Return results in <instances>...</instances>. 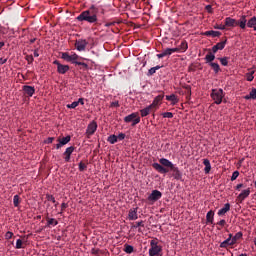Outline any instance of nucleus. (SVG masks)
Segmentation results:
<instances>
[{"label": "nucleus", "instance_id": "obj_1", "mask_svg": "<svg viewBox=\"0 0 256 256\" xmlns=\"http://www.w3.org/2000/svg\"><path fill=\"white\" fill-rule=\"evenodd\" d=\"M99 15H105V8L91 5L89 9L82 11L76 17V21H79V23H89V25H94L95 27H101L103 20L99 19Z\"/></svg>", "mask_w": 256, "mask_h": 256}, {"label": "nucleus", "instance_id": "obj_2", "mask_svg": "<svg viewBox=\"0 0 256 256\" xmlns=\"http://www.w3.org/2000/svg\"><path fill=\"white\" fill-rule=\"evenodd\" d=\"M159 163L155 162L152 164V167L155 169V171L161 173V175H165L171 171L173 179L176 181H183V173L181 170H179V167L173 164V162H171L169 159L161 158L159 159Z\"/></svg>", "mask_w": 256, "mask_h": 256}, {"label": "nucleus", "instance_id": "obj_3", "mask_svg": "<svg viewBox=\"0 0 256 256\" xmlns=\"http://www.w3.org/2000/svg\"><path fill=\"white\" fill-rule=\"evenodd\" d=\"M64 61H67V63H73L74 65H81L85 69H87L88 65L85 62H80L81 57L77 55L76 53L70 55L68 52L62 53L61 56Z\"/></svg>", "mask_w": 256, "mask_h": 256}, {"label": "nucleus", "instance_id": "obj_4", "mask_svg": "<svg viewBox=\"0 0 256 256\" xmlns=\"http://www.w3.org/2000/svg\"><path fill=\"white\" fill-rule=\"evenodd\" d=\"M210 97L216 105H221L224 101L223 99H225V91L221 88L212 89Z\"/></svg>", "mask_w": 256, "mask_h": 256}, {"label": "nucleus", "instance_id": "obj_5", "mask_svg": "<svg viewBox=\"0 0 256 256\" xmlns=\"http://www.w3.org/2000/svg\"><path fill=\"white\" fill-rule=\"evenodd\" d=\"M149 256H163V246L155 239L150 241Z\"/></svg>", "mask_w": 256, "mask_h": 256}, {"label": "nucleus", "instance_id": "obj_6", "mask_svg": "<svg viewBox=\"0 0 256 256\" xmlns=\"http://www.w3.org/2000/svg\"><path fill=\"white\" fill-rule=\"evenodd\" d=\"M124 122L132 123V127H135V125H138V123H141V117H139L138 113H132L124 117Z\"/></svg>", "mask_w": 256, "mask_h": 256}, {"label": "nucleus", "instance_id": "obj_7", "mask_svg": "<svg viewBox=\"0 0 256 256\" xmlns=\"http://www.w3.org/2000/svg\"><path fill=\"white\" fill-rule=\"evenodd\" d=\"M162 197L163 193H161V191L153 190L147 199L150 203H156V201H159Z\"/></svg>", "mask_w": 256, "mask_h": 256}, {"label": "nucleus", "instance_id": "obj_8", "mask_svg": "<svg viewBox=\"0 0 256 256\" xmlns=\"http://www.w3.org/2000/svg\"><path fill=\"white\" fill-rule=\"evenodd\" d=\"M95 131H97V122L92 121L86 129L87 139H91V136L95 135Z\"/></svg>", "mask_w": 256, "mask_h": 256}, {"label": "nucleus", "instance_id": "obj_9", "mask_svg": "<svg viewBox=\"0 0 256 256\" xmlns=\"http://www.w3.org/2000/svg\"><path fill=\"white\" fill-rule=\"evenodd\" d=\"M251 195V188H247L245 190H242V192L237 196L236 202L237 203H243L247 197Z\"/></svg>", "mask_w": 256, "mask_h": 256}, {"label": "nucleus", "instance_id": "obj_10", "mask_svg": "<svg viewBox=\"0 0 256 256\" xmlns=\"http://www.w3.org/2000/svg\"><path fill=\"white\" fill-rule=\"evenodd\" d=\"M54 65H57V72L60 73V75H65V73L69 71V65L60 64L59 60H55Z\"/></svg>", "mask_w": 256, "mask_h": 256}, {"label": "nucleus", "instance_id": "obj_11", "mask_svg": "<svg viewBox=\"0 0 256 256\" xmlns=\"http://www.w3.org/2000/svg\"><path fill=\"white\" fill-rule=\"evenodd\" d=\"M22 91H23L25 97H33V95H35V87H33V86L24 85L22 87Z\"/></svg>", "mask_w": 256, "mask_h": 256}, {"label": "nucleus", "instance_id": "obj_12", "mask_svg": "<svg viewBox=\"0 0 256 256\" xmlns=\"http://www.w3.org/2000/svg\"><path fill=\"white\" fill-rule=\"evenodd\" d=\"M87 45H89L87 40L79 39V40H76L75 42V47L77 51H85V49L87 48Z\"/></svg>", "mask_w": 256, "mask_h": 256}, {"label": "nucleus", "instance_id": "obj_13", "mask_svg": "<svg viewBox=\"0 0 256 256\" xmlns=\"http://www.w3.org/2000/svg\"><path fill=\"white\" fill-rule=\"evenodd\" d=\"M73 151H75L74 146H70L66 148L65 152L63 153L64 161L69 163L71 161V155H73Z\"/></svg>", "mask_w": 256, "mask_h": 256}, {"label": "nucleus", "instance_id": "obj_14", "mask_svg": "<svg viewBox=\"0 0 256 256\" xmlns=\"http://www.w3.org/2000/svg\"><path fill=\"white\" fill-rule=\"evenodd\" d=\"M137 211H139V207L131 208L128 212V219L130 221H137L139 219V215L137 214Z\"/></svg>", "mask_w": 256, "mask_h": 256}, {"label": "nucleus", "instance_id": "obj_15", "mask_svg": "<svg viewBox=\"0 0 256 256\" xmlns=\"http://www.w3.org/2000/svg\"><path fill=\"white\" fill-rule=\"evenodd\" d=\"M57 141H58V144H56V149H61V147H63L64 145H67V143L71 141V136L68 135L63 138H58Z\"/></svg>", "mask_w": 256, "mask_h": 256}, {"label": "nucleus", "instance_id": "obj_16", "mask_svg": "<svg viewBox=\"0 0 256 256\" xmlns=\"http://www.w3.org/2000/svg\"><path fill=\"white\" fill-rule=\"evenodd\" d=\"M165 97V94H160L158 96H156L152 102V104H150L151 107H153L154 109H157V107L159 106V104L161 103V101H163V98Z\"/></svg>", "mask_w": 256, "mask_h": 256}, {"label": "nucleus", "instance_id": "obj_17", "mask_svg": "<svg viewBox=\"0 0 256 256\" xmlns=\"http://www.w3.org/2000/svg\"><path fill=\"white\" fill-rule=\"evenodd\" d=\"M225 27H237V20L231 17L225 18Z\"/></svg>", "mask_w": 256, "mask_h": 256}, {"label": "nucleus", "instance_id": "obj_18", "mask_svg": "<svg viewBox=\"0 0 256 256\" xmlns=\"http://www.w3.org/2000/svg\"><path fill=\"white\" fill-rule=\"evenodd\" d=\"M174 49H177L178 53L179 52L180 53H185V51H187V49H189V44H187V42L185 40H183L181 42V44L178 47L174 48Z\"/></svg>", "mask_w": 256, "mask_h": 256}, {"label": "nucleus", "instance_id": "obj_19", "mask_svg": "<svg viewBox=\"0 0 256 256\" xmlns=\"http://www.w3.org/2000/svg\"><path fill=\"white\" fill-rule=\"evenodd\" d=\"M173 53H179V50L174 49V48H167L162 51V54L164 57H169V56L173 55Z\"/></svg>", "mask_w": 256, "mask_h": 256}, {"label": "nucleus", "instance_id": "obj_20", "mask_svg": "<svg viewBox=\"0 0 256 256\" xmlns=\"http://www.w3.org/2000/svg\"><path fill=\"white\" fill-rule=\"evenodd\" d=\"M214 217L215 212H213V210L208 211L206 214V223H210V225H213Z\"/></svg>", "mask_w": 256, "mask_h": 256}, {"label": "nucleus", "instance_id": "obj_21", "mask_svg": "<svg viewBox=\"0 0 256 256\" xmlns=\"http://www.w3.org/2000/svg\"><path fill=\"white\" fill-rule=\"evenodd\" d=\"M203 165L205 166L204 173L206 175H209V173H211V162L209 161V159H204Z\"/></svg>", "mask_w": 256, "mask_h": 256}, {"label": "nucleus", "instance_id": "obj_22", "mask_svg": "<svg viewBox=\"0 0 256 256\" xmlns=\"http://www.w3.org/2000/svg\"><path fill=\"white\" fill-rule=\"evenodd\" d=\"M166 101H171V105H177L179 98L175 94H171L166 96Z\"/></svg>", "mask_w": 256, "mask_h": 256}, {"label": "nucleus", "instance_id": "obj_23", "mask_svg": "<svg viewBox=\"0 0 256 256\" xmlns=\"http://www.w3.org/2000/svg\"><path fill=\"white\" fill-rule=\"evenodd\" d=\"M231 211V204L226 203L222 209L218 211V215L221 217L222 215H225V213Z\"/></svg>", "mask_w": 256, "mask_h": 256}, {"label": "nucleus", "instance_id": "obj_24", "mask_svg": "<svg viewBox=\"0 0 256 256\" xmlns=\"http://www.w3.org/2000/svg\"><path fill=\"white\" fill-rule=\"evenodd\" d=\"M231 245H235L233 243V240H231V238H227L226 240H224L222 243H220V247L221 249H227L229 246Z\"/></svg>", "mask_w": 256, "mask_h": 256}, {"label": "nucleus", "instance_id": "obj_25", "mask_svg": "<svg viewBox=\"0 0 256 256\" xmlns=\"http://www.w3.org/2000/svg\"><path fill=\"white\" fill-rule=\"evenodd\" d=\"M206 63L211 64L213 61H215V54L209 50V53L205 56Z\"/></svg>", "mask_w": 256, "mask_h": 256}, {"label": "nucleus", "instance_id": "obj_26", "mask_svg": "<svg viewBox=\"0 0 256 256\" xmlns=\"http://www.w3.org/2000/svg\"><path fill=\"white\" fill-rule=\"evenodd\" d=\"M255 70H253V68L248 69V72L245 74L246 80L251 82L255 79Z\"/></svg>", "mask_w": 256, "mask_h": 256}, {"label": "nucleus", "instance_id": "obj_27", "mask_svg": "<svg viewBox=\"0 0 256 256\" xmlns=\"http://www.w3.org/2000/svg\"><path fill=\"white\" fill-rule=\"evenodd\" d=\"M203 35H205L206 37H220L221 32L210 30V31L204 32Z\"/></svg>", "mask_w": 256, "mask_h": 256}, {"label": "nucleus", "instance_id": "obj_28", "mask_svg": "<svg viewBox=\"0 0 256 256\" xmlns=\"http://www.w3.org/2000/svg\"><path fill=\"white\" fill-rule=\"evenodd\" d=\"M153 109L154 108L151 105H149L146 108L140 110L141 117H147V115H149V113H151Z\"/></svg>", "mask_w": 256, "mask_h": 256}, {"label": "nucleus", "instance_id": "obj_29", "mask_svg": "<svg viewBox=\"0 0 256 256\" xmlns=\"http://www.w3.org/2000/svg\"><path fill=\"white\" fill-rule=\"evenodd\" d=\"M237 25H239L241 29H245L247 27V17L242 16L240 20L237 21Z\"/></svg>", "mask_w": 256, "mask_h": 256}, {"label": "nucleus", "instance_id": "obj_30", "mask_svg": "<svg viewBox=\"0 0 256 256\" xmlns=\"http://www.w3.org/2000/svg\"><path fill=\"white\" fill-rule=\"evenodd\" d=\"M46 221H47V226H48V227H51V225H52L53 227L59 225V222H58L55 218L46 217Z\"/></svg>", "mask_w": 256, "mask_h": 256}, {"label": "nucleus", "instance_id": "obj_31", "mask_svg": "<svg viewBox=\"0 0 256 256\" xmlns=\"http://www.w3.org/2000/svg\"><path fill=\"white\" fill-rule=\"evenodd\" d=\"M209 66L211 67V69H213L214 73H219V71H221V67L219 66V63L212 62L209 64Z\"/></svg>", "mask_w": 256, "mask_h": 256}, {"label": "nucleus", "instance_id": "obj_32", "mask_svg": "<svg viewBox=\"0 0 256 256\" xmlns=\"http://www.w3.org/2000/svg\"><path fill=\"white\" fill-rule=\"evenodd\" d=\"M135 251V248L132 245L125 244L124 245V252L127 253L128 255H131Z\"/></svg>", "mask_w": 256, "mask_h": 256}, {"label": "nucleus", "instance_id": "obj_33", "mask_svg": "<svg viewBox=\"0 0 256 256\" xmlns=\"http://www.w3.org/2000/svg\"><path fill=\"white\" fill-rule=\"evenodd\" d=\"M108 143H110L111 145H115V143H117L118 141V138H117V135L115 134H112L108 137L107 139Z\"/></svg>", "mask_w": 256, "mask_h": 256}, {"label": "nucleus", "instance_id": "obj_34", "mask_svg": "<svg viewBox=\"0 0 256 256\" xmlns=\"http://www.w3.org/2000/svg\"><path fill=\"white\" fill-rule=\"evenodd\" d=\"M162 66H155V67H152L148 70V76H152V75H155V73H157V71H159V69H161Z\"/></svg>", "mask_w": 256, "mask_h": 256}, {"label": "nucleus", "instance_id": "obj_35", "mask_svg": "<svg viewBox=\"0 0 256 256\" xmlns=\"http://www.w3.org/2000/svg\"><path fill=\"white\" fill-rule=\"evenodd\" d=\"M243 237V232H237L233 237H232V243H237V241H239V239H241Z\"/></svg>", "mask_w": 256, "mask_h": 256}, {"label": "nucleus", "instance_id": "obj_36", "mask_svg": "<svg viewBox=\"0 0 256 256\" xmlns=\"http://www.w3.org/2000/svg\"><path fill=\"white\" fill-rule=\"evenodd\" d=\"M225 45H227V39H225L222 42L217 43L216 47L218 48V51H223L225 49Z\"/></svg>", "mask_w": 256, "mask_h": 256}, {"label": "nucleus", "instance_id": "obj_37", "mask_svg": "<svg viewBox=\"0 0 256 256\" xmlns=\"http://www.w3.org/2000/svg\"><path fill=\"white\" fill-rule=\"evenodd\" d=\"M46 199H47V201H51L52 203H54L55 207H57L59 205V203H57V201L55 200V197L51 194H47Z\"/></svg>", "mask_w": 256, "mask_h": 256}, {"label": "nucleus", "instance_id": "obj_38", "mask_svg": "<svg viewBox=\"0 0 256 256\" xmlns=\"http://www.w3.org/2000/svg\"><path fill=\"white\" fill-rule=\"evenodd\" d=\"M13 203L14 207H19V204L21 203V197H19V195H15L13 197Z\"/></svg>", "mask_w": 256, "mask_h": 256}, {"label": "nucleus", "instance_id": "obj_39", "mask_svg": "<svg viewBox=\"0 0 256 256\" xmlns=\"http://www.w3.org/2000/svg\"><path fill=\"white\" fill-rule=\"evenodd\" d=\"M256 25V17H252L248 22H247V27L251 29V27H255Z\"/></svg>", "mask_w": 256, "mask_h": 256}, {"label": "nucleus", "instance_id": "obj_40", "mask_svg": "<svg viewBox=\"0 0 256 256\" xmlns=\"http://www.w3.org/2000/svg\"><path fill=\"white\" fill-rule=\"evenodd\" d=\"M220 60L221 65H223V67H227V65H229V58L227 57H223V58H218Z\"/></svg>", "mask_w": 256, "mask_h": 256}, {"label": "nucleus", "instance_id": "obj_41", "mask_svg": "<svg viewBox=\"0 0 256 256\" xmlns=\"http://www.w3.org/2000/svg\"><path fill=\"white\" fill-rule=\"evenodd\" d=\"M78 169L79 171L83 172V171H87V164L83 163V161H81L79 164H78Z\"/></svg>", "mask_w": 256, "mask_h": 256}, {"label": "nucleus", "instance_id": "obj_42", "mask_svg": "<svg viewBox=\"0 0 256 256\" xmlns=\"http://www.w3.org/2000/svg\"><path fill=\"white\" fill-rule=\"evenodd\" d=\"M67 109H76V107H79V102L74 101L71 104L66 105Z\"/></svg>", "mask_w": 256, "mask_h": 256}, {"label": "nucleus", "instance_id": "obj_43", "mask_svg": "<svg viewBox=\"0 0 256 256\" xmlns=\"http://www.w3.org/2000/svg\"><path fill=\"white\" fill-rule=\"evenodd\" d=\"M139 227H145V222L143 220L136 222L135 225H132V229H137Z\"/></svg>", "mask_w": 256, "mask_h": 256}, {"label": "nucleus", "instance_id": "obj_44", "mask_svg": "<svg viewBox=\"0 0 256 256\" xmlns=\"http://www.w3.org/2000/svg\"><path fill=\"white\" fill-rule=\"evenodd\" d=\"M16 249H25V246H23V240L21 239H18L16 241V246H15Z\"/></svg>", "mask_w": 256, "mask_h": 256}, {"label": "nucleus", "instance_id": "obj_45", "mask_svg": "<svg viewBox=\"0 0 256 256\" xmlns=\"http://www.w3.org/2000/svg\"><path fill=\"white\" fill-rule=\"evenodd\" d=\"M162 117H164V119H173V114L171 112H164Z\"/></svg>", "mask_w": 256, "mask_h": 256}, {"label": "nucleus", "instance_id": "obj_46", "mask_svg": "<svg viewBox=\"0 0 256 256\" xmlns=\"http://www.w3.org/2000/svg\"><path fill=\"white\" fill-rule=\"evenodd\" d=\"M239 177V171H234L231 176V181H235Z\"/></svg>", "mask_w": 256, "mask_h": 256}, {"label": "nucleus", "instance_id": "obj_47", "mask_svg": "<svg viewBox=\"0 0 256 256\" xmlns=\"http://www.w3.org/2000/svg\"><path fill=\"white\" fill-rule=\"evenodd\" d=\"M68 207H69V205H68L67 203L63 202V203L61 204V212H60V215H62V214H63V211H65Z\"/></svg>", "mask_w": 256, "mask_h": 256}, {"label": "nucleus", "instance_id": "obj_48", "mask_svg": "<svg viewBox=\"0 0 256 256\" xmlns=\"http://www.w3.org/2000/svg\"><path fill=\"white\" fill-rule=\"evenodd\" d=\"M249 94L252 99H256V88H252Z\"/></svg>", "mask_w": 256, "mask_h": 256}, {"label": "nucleus", "instance_id": "obj_49", "mask_svg": "<svg viewBox=\"0 0 256 256\" xmlns=\"http://www.w3.org/2000/svg\"><path fill=\"white\" fill-rule=\"evenodd\" d=\"M26 61H28V64L31 65V63H33L34 61L33 55H27Z\"/></svg>", "mask_w": 256, "mask_h": 256}, {"label": "nucleus", "instance_id": "obj_50", "mask_svg": "<svg viewBox=\"0 0 256 256\" xmlns=\"http://www.w3.org/2000/svg\"><path fill=\"white\" fill-rule=\"evenodd\" d=\"M216 225H218L219 227H225V225H227V221L222 219L219 222H217Z\"/></svg>", "mask_w": 256, "mask_h": 256}, {"label": "nucleus", "instance_id": "obj_51", "mask_svg": "<svg viewBox=\"0 0 256 256\" xmlns=\"http://www.w3.org/2000/svg\"><path fill=\"white\" fill-rule=\"evenodd\" d=\"M12 238H13V232L11 231L6 232L5 239H12Z\"/></svg>", "mask_w": 256, "mask_h": 256}, {"label": "nucleus", "instance_id": "obj_52", "mask_svg": "<svg viewBox=\"0 0 256 256\" xmlns=\"http://www.w3.org/2000/svg\"><path fill=\"white\" fill-rule=\"evenodd\" d=\"M53 141H55V137H49V138H47V140L45 141V143H46L47 145H51V143H53Z\"/></svg>", "mask_w": 256, "mask_h": 256}, {"label": "nucleus", "instance_id": "obj_53", "mask_svg": "<svg viewBox=\"0 0 256 256\" xmlns=\"http://www.w3.org/2000/svg\"><path fill=\"white\" fill-rule=\"evenodd\" d=\"M214 28L219 29L220 31H225L226 26H225V24L224 25L220 24V25L215 26Z\"/></svg>", "mask_w": 256, "mask_h": 256}, {"label": "nucleus", "instance_id": "obj_54", "mask_svg": "<svg viewBox=\"0 0 256 256\" xmlns=\"http://www.w3.org/2000/svg\"><path fill=\"white\" fill-rule=\"evenodd\" d=\"M243 187H245V185H243V183H240V184H238V185L235 187V189H236V191H241V189H243Z\"/></svg>", "mask_w": 256, "mask_h": 256}, {"label": "nucleus", "instance_id": "obj_55", "mask_svg": "<svg viewBox=\"0 0 256 256\" xmlns=\"http://www.w3.org/2000/svg\"><path fill=\"white\" fill-rule=\"evenodd\" d=\"M118 140L119 141H123V139H125V133H120L118 136H117Z\"/></svg>", "mask_w": 256, "mask_h": 256}, {"label": "nucleus", "instance_id": "obj_56", "mask_svg": "<svg viewBox=\"0 0 256 256\" xmlns=\"http://www.w3.org/2000/svg\"><path fill=\"white\" fill-rule=\"evenodd\" d=\"M117 22H108L104 25V27H113L114 25H116Z\"/></svg>", "mask_w": 256, "mask_h": 256}, {"label": "nucleus", "instance_id": "obj_57", "mask_svg": "<svg viewBox=\"0 0 256 256\" xmlns=\"http://www.w3.org/2000/svg\"><path fill=\"white\" fill-rule=\"evenodd\" d=\"M205 9L208 11V13H213V7L211 5H207Z\"/></svg>", "mask_w": 256, "mask_h": 256}, {"label": "nucleus", "instance_id": "obj_58", "mask_svg": "<svg viewBox=\"0 0 256 256\" xmlns=\"http://www.w3.org/2000/svg\"><path fill=\"white\" fill-rule=\"evenodd\" d=\"M76 103H78V105H85V99L79 98L78 101H76Z\"/></svg>", "mask_w": 256, "mask_h": 256}, {"label": "nucleus", "instance_id": "obj_59", "mask_svg": "<svg viewBox=\"0 0 256 256\" xmlns=\"http://www.w3.org/2000/svg\"><path fill=\"white\" fill-rule=\"evenodd\" d=\"M218 51H219V49L217 48L216 45H214V46L212 47L211 53H213V54L215 55V53H217Z\"/></svg>", "mask_w": 256, "mask_h": 256}, {"label": "nucleus", "instance_id": "obj_60", "mask_svg": "<svg viewBox=\"0 0 256 256\" xmlns=\"http://www.w3.org/2000/svg\"><path fill=\"white\" fill-rule=\"evenodd\" d=\"M5 63H7V58H0V65H5Z\"/></svg>", "mask_w": 256, "mask_h": 256}, {"label": "nucleus", "instance_id": "obj_61", "mask_svg": "<svg viewBox=\"0 0 256 256\" xmlns=\"http://www.w3.org/2000/svg\"><path fill=\"white\" fill-rule=\"evenodd\" d=\"M111 107H119V102L118 101L112 102Z\"/></svg>", "mask_w": 256, "mask_h": 256}, {"label": "nucleus", "instance_id": "obj_62", "mask_svg": "<svg viewBox=\"0 0 256 256\" xmlns=\"http://www.w3.org/2000/svg\"><path fill=\"white\" fill-rule=\"evenodd\" d=\"M156 57H158V59H163V57H165V56H163V52H162L160 54H157Z\"/></svg>", "mask_w": 256, "mask_h": 256}, {"label": "nucleus", "instance_id": "obj_63", "mask_svg": "<svg viewBox=\"0 0 256 256\" xmlns=\"http://www.w3.org/2000/svg\"><path fill=\"white\" fill-rule=\"evenodd\" d=\"M244 99H246V101H249V99H252L251 94L244 96Z\"/></svg>", "mask_w": 256, "mask_h": 256}, {"label": "nucleus", "instance_id": "obj_64", "mask_svg": "<svg viewBox=\"0 0 256 256\" xmlns=\"http://www.w3.org/2000/svg\"><path fill=\"white\" fill-rule=\"evenodd\" d=\"M34 57H39V52H38V50H34Z\"/></svg>", "mask_w": 256, "mask_h": 256}]
</instances>
